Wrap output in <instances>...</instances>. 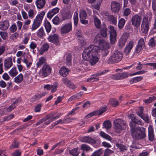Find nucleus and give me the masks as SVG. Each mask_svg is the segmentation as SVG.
<instances>
[{"label":"nucleus","mask_w":156,"mask_h":156,"mask_svg":"<svg viewBox=\"0 0 156 156\" xmlns=\"http://www.w3.org/2000/svg\"><path fill=\"white\" fill-rule=\"evenodd\" d=\"M100 51L98 46L91 44L85 48L82 54L83 58L85 60H89L91 65H94L99 60L98 55Z\"/></svg>","instance_id":"obj_1"},{"label":"nucleus","mask_w":156,"mask_h":156,"mask_svg":"<svg viewBox=\"0 0 156 156\" xmlns=\"http://www.w3.org/2000/svg\"><path fill=\"white\" fill-rule=\"evenodd\" d=\"M131 136L135 140H141L146 137V129L143 127H132L130 128Z\"/></svg>","instance_id":"obj_2"},{"label":"nucleus","mask_w":156,"mask_h":156,"mask_svg":"<svg viewBox=\"0 0 156 156\" xmlns=\"http://www.w3.org/2000/svg\"><path fill=\"white\" fill-rule=\"evenodd\" d=\"M123 56L122 52L118 50L115 51L108 58L107 62L109 64L117 63L122 60Z\"/></svg>","instance_id":"obj_3"},{"label":"nucleus","mask_w":156,"mask_h":156,"mask_svg":"<svg viewBox=\"0 0 156 156\" xmlns=\"http://www.w3.org/2000/svg\"><path fill=\"white\" fill-rule=\"evenodd\" d=\"M114 127L115 131L119 133L122 130L126 129V125L125 121L120 119H115L114 122Z\"/></svg>","instance_id":"obj_4"},{"label":"nucleus","mask_w":156,"mask_h":156,"mask_svg":"<svg viewBox=\"0 0 156 156\" xmlns=\"http://www.w3.org/2000/svg\"><path fill=\"white\" fill-rule=\"evenodd\" d=\"M45 14V12L42 11L40 14L37 16L36 18L34 20L32 25L31 28L32 31L36 30L40 26Z\"/></svg>","instance_id":"obj_5"},{"label":"nucleus","mask_w":156,"mask_h":156,"mask_svg":"<svg viewBox=\"0 0 156 156\" xmlns=\"http://www.w3.org/2000/svg\"><path fill=\"white\" fill-rule=\"evenodd\" d=\"M51 69L49 65L44 64L43 66L39 71V75L42 77H45L51 73Z\"/></svg>","instance_id":"obj_6"},{"label":"nucleus","mask_w":156,"mask_h":156,"mask_svg":"<svg viewBox=\"0 0 156 156\" xmlns=\"http://www.w3.org/2000/svg\"><path fill=\"white\" fill-rule=\"evenodd\" d=\"M100 49L101 51V53L104 56H107L110 51V46L108 43L103 41L99 45Z\"/></svg>","instance_id":"obj_7"},{"label":"nucleus","mask_w":156,"mask_h":156,"mask_svg":"<svg viewBox=\"0 0 156 156\" xmlns=\"http://www.w3.org/2000/svg\"><path fill=\"white\" fill-rule=\"evenodd\" d=\"M141 20V16L137 14L133 16L131 19L132 25L136 28L140 26Z\"/></svg>","instance_id":"obj_8"},{"label":"nucleus","mask_w":156,"mask_h":156,"mask_svg":"<svg viewBox=\"0 0 156 156\" xmlns=\"http://www.w3.org/2000/svg\"><path fill=\"white\" fill-rule=\"evenodd\" d=\"M109 32L110 33V39L112 44H115L116 38V33L114 27L110 26L109 27Z\"/></svg>","instance_id":"obj_9"},{"label":"nucleus","mask_w":156,"mask_h":156,"mask_svg":"<svg viewBox=\"0 0 156 156\" xmlns=\"http://www.w3.org/2000/svg\"><path fill=\"white\" fill-rule=\"evenodd\" d=\"M72 30V23H69L62 26L60 29V32L62 34H66L70 32Z\"/></svg>","instance_id":"obj_10"},{"label":"nucleus","mask_w":156,"mask_h":156,"mask_svg":"<svg viewBox=\"0 0 156 156\" xmlns=\"http://www.w3.org/2000/svg\"><path fill=\"white\" fill-rule=\"evenodd\" d=\"M149 23L148 19L146 17H144L143 18L141 25V30L144 33H147L149 30Z\"/></svg>","instance_id":"obj_11"},{"label":"nucleus","mask_w":156,"mask_h":156,"mask_svg":"<svg viewBox=\"0 0 156 156\" xmlns=\"http://www.w3.org/2000/svg\"><path fill=\"white\" fill-rule=\"evenodd\" d=\"M121 6L119 3L113 1L111 4V10L113 13H117L120 11Z\"/></svg>","instance_id":"obj_12"},{"label":"nucleus","mask_w":156,"mask_h":156,"mask_svg":"<svg viewBox=\"0 0 156 156\" xmlns=\"http://www.w3.org/2000/svg\"><path fill=\"white\" fill-rule=\"evenodd\" d=\"M104 18L108 21L112 22V23L116 24L117 22V17L113 16V15L109 14L108 13H104L103 15Z\"/></svg>","instance_id":"obj_13"},{"label":"nucleus","mask_w":156,"mask_h":156,"mask_svg":"<svg viewBox=\"0 0 156 156\" xmlns=\"http://www.w3.org/2000/svg\"><path fill=\"white\" fill-rule=\"evenodd\" d=\"M129 36V34L127 33H125L123 34L119 41V47H122L124 46Z\"/></svg>","instance_id":"obj_14"},{"label":"nucleus","mask_w":156,"mask_h":156,"mask_svg":"<svg viewBox=\"0 0 156 156\" xmlns=\"http://www.w3.org/2000/svg\"><path fill=\"white\" fill-rule=\"evenodd\" d=\"M9 26V22L8 20L0 21V30L4 31L6 30Z\"/></svg>","instance_id":"obj_15"},{"label":"nucleus","mask_w":156,"mask_h":156,"mask_svg":"<svg viewBox=\"0 0 156 156\" xmlns=\"http://www.w3.org/2000/svg\"><path fill=\"white\" fill-rule=\"evenodd\" d=\"M63 83L67 87L72 89H75L76 87L72 83L70 80L67 78H64L62 79Z\"/></svg>","instance_id":"obj_16"},{"label":"nucleus","mask_w":156,"mask_h":156,"mask_svg":"<svg viewBox=\"0 0 156 156\" xmlns=\"http://www.w3.org/2000/svg\"><path fill=\"white\" fill-rule=\"evenodd\" d=\"M134 42L132 40L129 41L126 44L124 50V52L126 55H128L133 48Z\"/></svg>","instance_id":"obj_17"},{"label":"nucleus","mask_w":156,"mask_h":156,"mask_svg":"<svg viewBox=\"0 0 156 156\" xmlns=\"http://www.w3.org/2000/svg\"><path fill=\"white\" fill-rule=\"evenodd\" d=\"M58 38V36L56 34H55L50 36L48 39L49 41L58 45L59 44Z\"/></svg>","instance_id":"obj_18"},{"label":"nucleus","mask_w":156,"mask_h":156,"mask_svg":"<svg viewBox=\"0 0 156 156\" xmlns=\"http://www.w3.org/2000/svg\"><path fill=\"white\" fill-rule=\"evenodd\" d=\"M59 9L57 7L50 10L47 14V17L51 19L55 15L59 12Z\"/></svg>","instance_id":"obj_19"},{"label":"nucleus","mask_w":156,"mask_h":156,"mask_svg":"<svg viewBox=\"0 0 156 156\" xmlns=\"http://www.w3.org/2000/svg\"><path fill=\"white\" fill-rule=\"evenodd\" d=\"M13 63L12 59L9 57L4 60V66L5 69H8L10 68L12 65Z\"/></svg>","instance_id":"obj_20"},{"label":"nucleus","mask_w":156,"mask_h":156,"mask_svg":"<svg viewBox=\"0 0 156 156\" xmlns=\"http://www.w3.org/2000/svg\"><path fill=\"white\" fill-rule=\"evenodd\" d=\"M148 139L151 141H153L154 139V129L152 126H150L148 128Z\"/></svg>","instance_id":"obj_21"},{"label":"nucleus","mask_w":156,"mask_h":156,"mask_svg":"<svg viewBox=\"0 0 156 156\" xmlns=\"http://www.w3.org/2000/svg\"><path fill=\"white\" fill-rule=\"evenodd\" d=\"M69 70L65 66L62 67L59 71L60 75L63 77L66 76L68 74Z\"/></svg>","instance_id":"obj_22"},{"label":"nucleus","mask_w":156,"mask_h":156,"mask_svg":"<svg viewBox=\"0 0 156 156\" xmlns=\"http://www.w3.org/2000/svg\"><path fill=\"white\" fill-rule=\"evenodd\" d=\"M18 101V100H16L13 101L12 103L8 108H4V110L8 112L11 111L17 106Z\"/></svg>","instance_id":"obj_23"},{"label":"nucleus","mask_w":156,"mask_h":156,"mask_svg":"<svg viewBox=\"0 0 156 156\" xmlns=\"http://www.w3.org/2000/svg\"><path fill=\"white\" fill-rule=\"evenodd\" d=\"M82 141L83 142L87 143L90 144H94L95 142L94 140L89 136H85L83 137Z\"/></svg>","instance_id":"obj_24"},{"label":"nucleus","mask_w":156,"mask_h":156,"mask_svg":"<svg viewBox=\"0 0 156 156\" xmlns=\"http://www.w3.org/2000/svg\"><path fill=\"white\" fill-rule=\"evenodd\" d=\"M46 3L45 0H37L36 4L38 9H41L44 6Z\"/></svg>","instance_id":"obj_25"},{"label":"nucleus","mask_w":156,"mask_h":156,"mask_svg":"<svg viewBox=\"0 0 156 156\" xmlns=\"http://www.w3.org/2000/svg\"><path fill=\"white\" fill-rule=\"evenodd\" d=\"M93 18L94 19V23L95 26L97 28H100L101 25V23L100 20L95 15L93 16Z\"/></svg>","instance_id":"obj_26"},{"label":"nucleus","mask_w":156,"mask_h":156,"mask_svg":"<svg viewBox=\"0 0 156 156\" xmlns=\"http://www.w3.org/2000/svg\"><path fill=\"white\" fill-rule=\"evenodd\" d=\"M72 15L71 12L69 11H67L63 13L62 15V20H65L70 18Z\"/></svg>","instance_id":"obj_27"},{"label":"nucleus","mask_w":156,"mask_h":156,"mask_svg":"<svg viewBox=\"0 0 156 156\" xmlns=\"http://www.w3.org/2000/svg\"><path fill=\"white\" fill-rule=\"evenodd\" d=\"M46 60V59L43 57H41L39 59V60L36 63V66L37 68L39 67L40 66L45 64Z\"/></svg>","instance_id":"obj_28"},{"label":"nucleus","mask_w":156,"mask_h":156,"mask_svg":"<svg viewBox=\"0 0 156 156\" xmlns=\"http://www.w3.org/2000/svg\"><path fill=\"white\" fill-rule=\"evenodd\" d=\"M53 116V114H50L49 116H47L43 118V119H41L38 122H37L36 124H35V125L36 126H37L43 123V122L44 121H46L50 119Z\"/></svg>","instance_id":"obj_29"},{"label":"nucleus","mask_w":156,"mask_h":156,"mask_svg":"<svg viewBox=\"0 0 156 156\" xmlns=\"http://www.w3.org/2000/svg\"><path fill=\"white\" fill-rule=\"evenodd\" d=\"M116 146L119 149L120 151L122 153L127 149V147L121 144L117 143Z\"/></svg>","instance_id":"obj_30"},{"label":"nucleus","mask_w":156,"mask_h":156,"mask_svg":"<svg viewBox=\"0 0 156 156\" xmlns=\"http://www.w3.org/2000/svg\"><path fill=\"white\" fill-rule=\"evenodd\" d=\"M23 80V74L20 73L14 78V82L17 83H21Z\"/></svg>","instance_id":"obj_31"},{"label":"nucleus","mask_w":156,"mask_h":156,"mask_svg":"<svg viewBox=\"0 0 156 156\" xmlns=\"http://www.w3.org/2000/svg\"><path fill=\"white\" fill-rule=\"evenodd\" d=\"M104 41V40L101 37V35L100 34H97L95 36L93 42L94 43L98 42L99 44V45Z\"/></svg>","instance_id":"obj_32"},{"label":"nucleus","mask_w":156,"mask_h":156,"mask_svg":"<svg viewBox=\"0 0 156 156\" xmlns=\"http://www.w3.org/2000/svg\"><path fill=\"white\" fill-rule=\"evenodd\" d=\"M37 35L39 37L43 38L45 35L44 29L41 27L37 32Z\"/></svg>","instance_id":"obj_33"},{"label":"nucleus","mask_w":156,"mask_h":156,"mask_svg":"<svg viewBox=\"0 0 156 156\" xmlns=\"http://www.w3.org/2000/svg\"><path fill=\"white\" fill-rule=\"evenodd\" d=\"M49 48V45L47 43L44 44L41 48L39 51L40 54L42 55L44 52L47 51Z\"/></svg>","instance_id":"obj_34"},{"label":"nucleus","mask_w":156,"mask_h":156,"mask_svg":"<svg viewBox=\"0 0 156 156\" xmlns=\"http://www.w3.org/2000/svg\"><path fill=\"white\" fill-rule=\"evenodd\" d=\"M9 73L12 77L15 76L18 73L16 68V67H13L9 72Z\"/></svg>","instance_id":"obj_35"},{"label":"nucleus","mask_w":156,"mask_h":156,"mask_svg":"<svg viewBox=\"0 0 156 156\" xmlns=\"http://www.w3.org/2000/svg\"><path fill=\"white\" fill-rule=\"evenodd\" d=\"M100 135L103 138L108 141H111L112 140V138L110 136L103 132L101 131Z\"/></svg>","instance_id":"obj_36"},{"label":"nucleus","mask_w":156,"mask_h":156,"mask_svg":"<svg viewBox=\"0 0 156 156\" xmlns=\"http://www.w3.org/2000/svg\"><path fill=\"white\" fill-rule=\"evenodd\" d=\"M100 135L103 138L108 141H111L112 140V138L110 136L103 132L101 131Z\"/></svg>","instance_id":"obj_37"},{"label":"nucleus","mask_w":156,"mask_h":156,"mask_svg":"<svg viewBox=\"0 0 156 156\" xmlns=\"http://www.w3.org/2000/svg\"><path fill=\"white\" fill-rule=\"evenodd\" d=\"M80 19L87 18V16L86 12L83 9L80 10L79 14Z\"/></svg>","instance_id":"obj_38"},{"label":"nucleus","mask_w":156,"mask_h":156,"mask_svg":"<svg viewBox=\"0 0 156 156\" xmlns=\"http://www.w3.org/2000/svg\"><path fill=\"white\" fill-rule=\"evenodd\" d=\"M44 25L47 32L49 33L51 28V26L50 23L48 21H46L44 22Z\"/></svg>","instance_id":"obj_39"},{"label":"nucleus","mask_w":156,"mask_h":156,"mask_svg":"<svg viewBox=\"0 0 156 156\" xmlns=\"http://www.w3.org/2000/svg\"><path fill=\"white\" fill-rule=\"evenodd\" d=\"M73 19L74 24L75 26H77L78 25L79 22L78 13L77 12H74Z\"/></svg>","instance_id":"obj_40"},{"label":"nucleus","mask_w":156,"mask_h":156,"mask_svg":"<svg viewBox=\"0 0 156 156\" xmlns=\"http://www.w3.org/2000/svg\"><path fill=\"white\" fill-rule=\"evenodd\" d=\"M101 35L103 37H105L107 35V29L105 25L101 28Z\"/></svg>","instance_id":"obj_41"},{"label":"nucleus","mask_w":156,"mask_h":156,"mask_svg":"<svg viewBox=\"0 0 156 156\" xmlns=\"http://www.w3.org/2000/svg\"><path fill=\"white\" fill-rule=\"evenodd\" d=\"M103 152V150L100 148L94 151L91 156H100Z\"/></svg>","instance_id":"obj_42"},{"label":"nucleus","mask_w":156,"mask_h":156,"mask_svg":"<svg viewBox=\"0 0 156 156\" xmlns=\"http://www.w3.org/2000/svg\"><path fill=\"white\" fill-rule=\"evenodd\" d=\"M35 10L32 9H30L28 11V16L30 19H33L36 14Z\"/></svg>","instance_id":"obj_43"},{"label":"nucleus","mask_w":156,"mask_h":156,"mask_svg":"<svg viewBox=\"0 0 156 156\" xmlns=\"http://www.w3.org/2000/svg\"><path fill=\"white\" fill-rule=\"evenodd\" d=\"M103 126L104 128H105L107 129H109L112 126L111 122L110 121H106L103 122Z\"/></svg>","instance_id":"obj_44"},{"label":"nucleus","mask_w":156,"mask_h":156,"mask_svg":"<svg viewBox=\"0 0 156 156\" xmlns=\"http://www.w3.org/2000/svg\"><path fill=\"white\" fill-rule=\"evenodd\" d=\"M66 56L67 64L68 65L70 66L71 64L72 55L71 54L69 53H67L66 54Z\"/></svg>","instance_id":"obj_45"},{"label":"nucleus","mask_w":156,"mask_h":156,"mask_svg":"<svg viewBox=\"0 0 156 156\" xmlns=\"http://www.w3.org/2000/svg\"><path fill=\"white\" fill-rule=\"evenodd\" d=\"M149 46L153 48L155 46L156 41L154 40V38L153 37L151 38L148 43Z\"/></svg>","instance_id":"obj_46"},{"label":"nucleus","mask_w":156,"mask_h":156,"mask_svg":"<svg viewBox=\"0 0 156 156\" xmlns=\"http://www.w3.org/2000/svg\"><path fill=\"white\" fill-rule=\"evenodd\" d=\"M68 119L64 118V119L62 121L61 119H59L57 121L53 123L52 124V126H54L55 125L58 124L61 122V123L62 124L65 123L67 122V120Z\"/></svg>","instance_id":"obj_47"},{"label":"nucleus","mask_w":156,"mask_h":156,"mask_svg":"<svg viewBox=\"0 0 156 156\" xmlns=\"http://www.w3.org/2000/svg\"><path fill=\"white\" fill-rule=\"evenodd\" d=\"M114 152L113 151L109 149H106L104 151L103 156H109Z\"/></svg>","instance_id":"obj_48"},{"label":"nucleus","mask_w":156,"mask_h":156,"mask_svg":"<svg viewBox=\"0 0 156 156\" xmlns=\"http://www.w3.org/2000/svg\"><path fill=\"white\" fill-rule=\"evenodd\" d=\"M125 23V20L123 18L121 19L119 21L118 27L119 29L123 28Z\"/></svg>","instance_id":"obj_49"},{"label":"nucleus","mask_w":156,"mask_h":156,"mask_svg":"<svg viewBox=\"0 0 156 156\" xmlns=\"http://www.w3.org/2000/svg\"><path fill=\"white\" fill-rule=\"evenodd\" d=\"M78 148H76L69 151L70 154L73 156H77L79 153L78 151Z\"/></svg>","instance_id":"obj_50"},{"label":"nucleus","mask_w":156,"mask_h":156,"mask_svg":"<svg viewBox=\"0 0 156 156\" xmlns=\"http://www.w3.org/2000/svg\"><path fill=\"white\" fill-rule=\"evenodd\" d=\"M142 79L143 77L141 76L136 77L132 79L130 81V82L132 83H136L140 81Z\"/></svg>","instance_id":"obj_51"},{"label":"nucleus","mask_w":156,"mask_h":156,"mask_svg":"<svg viewBox=\"0 0 156 156\" xmlns=\"http://www.w3.org/2000/svg\"><path fill=\"white\" fill-rule=\"evenodd\" d=\"M109 70H108L105 69L101 71H99L97 73H95V75L94 76H101V75L105 74Z\"/></svg>","instance_id":"obj_52"},{"label":"nucleus","mask_w":156,"mask_h":156,"mask_svg":"<svg viewBox=\"0 0 156 156\" xmlns=\"http://www.w3.org/2000/svg\"><path fill=\"white\" fill-rule=\"evenodd\" d=\"M156 99V97L154 96H153L150 97L149 98L146 99L144 100V102L146 104H148L154 100Z\"/></svg>","instance_id":"obj_53"},{"label":"nucleus","mask_w":156,"mask_h":156,"mask_svg":"<svg viewBox=\"0 0 156 156\" xmlns=\"http://www.w3.org/2000/svg\"><path fill=\"white\" fill-rule=\"evenodd\" d=\"M16 30L17 27L15 23L11 25L9 27V30L11 33H14L15 32Z\"/></svg>","instance_id":"obj_54"},{"label":"nucleus","mask_w":156,"mask_h":156,"mask_svg":"<svg viewBox=\"0 0 156 156\" xmlns=\"http://www.w3.org/2000/svg\"><path fill=\"white\" fill-rule=\"evenodd\" d=\"M131 12V10L129 8L124 9L123 11V15L126 16H128L130 14Z\"/></svg>","instance_id":"obj_55"},{"label":"nucleus","mask_w":156,"mask_h":156,"mask_svg":"<svg viewBox=\"0 0 156 156\" xmlns=\"http://www.w3.org/2000/svg\"><path fill=\"white\" fill-rule=\"evenodd\" d=\"M140 117L147 123L149 122L150 119L147 115L144 114Z\"/></svg>","instance_id":"obj_56"},{"label":"nucleus","mask_w":156,"mask_h":156,"mask_svg":"<svg viewBox=\"0 0 156 156\" xmlns=\"http://www.w3.org/2000/svg\"><path fill=\"white\" fill-rule=\"evenodd\" d=\"M110 103L113 106L115 107L118 105V102L117 100L115 99H112L110 100Z\"/></svg>","instance_id":"obj_57"},{"label":"nucleus","mask_w":156,"mask_h":156,"mask_svg":"<svg viewBox=\"0 0 156 156\" xmlns=\"http://www.w3.org/2000/svg\"><path fill=\"white\" fill-rule=\"evenodd\" d=\"M58 85L57 83H55L53 85H52V87L51 89V93H53L56 91Z\"/></svg>","instance_id":"obj_58"},{"label":"nucleus","mask_w":156,"mask_h":156,"mask_svg":"<svg viewBox=\"0 0 156 156\" xmlns=\"http://www.w3.org/2000/svg\"><path fill=\"white\" fill-rule=\"evenodd\" d=\"M150 151H143L140 153L138 156H148L149 154Z\"/></svg>","instance_id":"obj_59"},{"label":"nucleus","mask_w":156,"mask_h":156,"mask_svg":"<svg viewBox=\"0 0 156 156\" xmlns=\"http://www.w3.org/2000/svg\"><path fill=\"white\" fill-rule=\"evenodd\" d=\"M0 35L2 38L4 40H6L8 36V34L6 32L0 31Z\"/></svg>","instance_id":"obj_60"},{"label":"nucleus","mask_w":156,"mask_h":156,"mask_svg":"<svg viewBox=\"0 0 156 156\" xmlns=\"http://www.w3.org/2000/svg\"><path fill=\"white\" fill-rule=\"evenodd\" d=\"M26 54V52H23L22 51H17L16 54V56L17 57H21V56L23 57L25 56Z\"/></svg>","instance_id":"obj_61"},{"label":"nucleus","mask_w":156,"mask_h":156,"mask_svg":"<svg viewBox=\"0 0 156 156\" xmlns=\"http://www.w3.org/2000/svg\"><path fill=\"white\" fill-rule=\"evenodd\" d=\"M18 147L19 144L18 143L15 141L12 144L10 148L11 149H12L14 148H17Z\"/></svg>","instance_id":"obj_62"},{"label":"nucleus","mask_w":156,"mask_h":156,"mask_svg":"<svg viewBox=\"0 0 156 156\" xmlns=\"http://www.w3.org/2000/svg\"><path fill=\"white\" fill-rule=\"evenodd\" d=\"M81 148L84 151H88L91 148L90 147L85 144H83L81 145Z\"/></svg>","instance_id":"obj_63"},{"label":"nucleus","mask_w":156,"mask_h":156,"mask_svg":"<svg viewBox=\"0 0 156 156\" xmlns=\"http://www.w3.org/2000/svg\"><path fill=\"white\" fill-rule=\"evenodd\" d=\"M53 23L55 25H58L60 23V19L58 17L55 16L52 20Z\"/></svg>","instance_id":"obj_64"}]
</instances>
